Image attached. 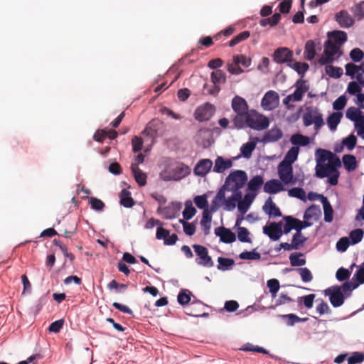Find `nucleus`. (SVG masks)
<instances>
[{
    "label": "nucleus",
    "mask_w": 364,
    "mask_h": 364,
    "mask_svg": "<svg viewBox=\"0 0 364 364\" xmlns=\"http://www.w3.org/2000/svg\"><path fill=\"white\" fill-rule=\"evenodd\" d=\"M331 153L332 152L328 150L318 149L316 151V157H317L316 162L319 163V164L320 163L325 164V162L326 161H328V159L330 158V155H328V154H331Z\"/></svg>",
    "instance_id": "nucleus-50"
},
{
    "label": "nucleus",
    "mask_w": 364,
    "mask_h": 364,
    "mask_svg": "<svg viewBox=\"0 0 364 364\" xmlns=\"http://www.w3.org/2000/svg\"><path fill=\"white\" fill-rule=\"evenodd\" d=\"M316 46L313 41L309 40L304 48V57L308 60H311L316 55Z\"/></svg>",
    "instance_id": "nucleus-31"
},
{
    "label": "nucleus",
    "mask_w": 364,
    "mask_h": 364,
    "mask_svg": "<svg viewBox=\"0 0 364 364\" xmlns=\"http://www.w3.org/2000/svg\"><path fill=\"white\" fill-rule=\"evenodd\" d=\"M162 127L163 124L160 120L153 119L146 124L142 134L144 136L154 138L159 134Z\"/></svg>",
    "instance_id": "nucleus-14"
},
{
    "label": "nucleus",
    "mask_w": 364,
    "mask_h": 364,
    "mask_svg": "<svg viewBox=\"0 0 364 364\" xmlns=\"http://www.w3.org/2000/svg\"><path fill=\"white\" fill-rule=\"evenodd\" d=\"M256 143L254 141H250L242 144L240 148L241 154L247 159H249L252 156V151L255 150Z\"/></svg>",
    "instance_id": "nucleus-37"
},
{
    "label": "nucleus",
    "mask_w": 364,
    "mask_h": 364,
    "mask_svg": "<svg viewBox=\"0 0 364 364\" xmlns=\"http://www.w3.org/2000/svg\"><path fill=\"white\" fill-rule=\"evenodd\" d=\"M294 87H296V90L293 94H291L293 98V102L301 101L304 95L309 90V85L306 80L300 78L296 82Z\"/></svg>",
    "instance_id": "nucleus-13"
},
{
    "label": "nucleus",
    "mask_w": 364,
    "mask_h": 364,
    "mask_svg": "<svg viewBox=\"0 0 364 364\" xmlns=\"http://www.w3.org/2000/svg\"><path fill=\"white\" fill-rule=\"evenodd\" d=\"M250 36V33L248 31H245L240 33L238 35L235 36L231 41L228 42L230 47H233L240 42L247 40Z\"/></svg>",
    "instance_id": "nucleus-41"
},
{
    "label": "nucleus",
    "mask_w": 364,
    "mask_h": 364,
    "mask_svg": "<svg viewBox=\"0 0 364 364\" xmlns=\"http://www.w3.org/2000/svg\"><path fill=\"white\" fill-rule=\"evenodd\" d=\"M215 107L209 102H206L198 107L194 113L195 118L197 121L205 122L209 120L214 114Z\"/></svg>",
    "instance_id": "nucleus-8"
},
{
    "label": "nucleus",
    "mask_w": 364,
    "mask_h": 364,
    "mask_svg": "<svg viewBox=\"0 0 364 364\" xmlns=\"http://www.w3.org/2000/svg\"><path fill=\"white\" fill-rule=\"evenodd\" d=\"M328 36L331 39L333 43L339 46L343 44L347 41V34L343 31H334L328 33Z\"/></svg>",
    "instance_id": "nucleus-27"
},
{
    "label": "nucleus",
    "mask_w": 364,
    "mask_h": 364,
    "mask_svg": "<svg viewBox=\"0 0 364 364\" xmlns=\"http://www.w3.org/2000/svg\"><path fill=\"white\" fill-rule=\"evenodd\" d=\"M267 287L269 289V292L271 293L272 296L274 298L280 287L279 280L277 279H271L268 280Z\"/></svg>",
    "instance_id": "nucleus-49"
},
{
    "label": "nucleus",
    "mask_w": 364,
    "mask_h": 364,
    "mask_svg": "<svg viewBox=\"0 0 364 364\" xmlns=\"http://www.w3.org/2000/svg\"><path fill=\"white\" fill-rule=\"evenodd\" d=\"M263 190L267 193L276 194L284 190V186L279 180L271 179L264 184Z\"/></svg>",
    "instance_id": "nucleus-19"
},
{
    "label": "nucleus",
    "mask_w": 364,
    "mask_h": 364,
    "mask_svg": "<svg viewBox=\"0 0 364 364\" xmlns=\"http://www.w3.org/2000/svg\"><path fill=\"white\" fill-rule=\"evenodd\" d=\"M302 119L305 127H309L314 124L316 132L324 125L322 114L315 107H307L306 112L303 114Z\"/></svg>",
    "instance_id": "nucleus-4"
},
{
    "label": "nucleus",
    "mask_w": 364,
    "mask_h": 364,
    "mask_svg": "<svg viewBox=\"0 0 364 364\" xmlns=\"http://www.w3.org/2000/svg\"><path fill=\"white\" fill-rule=\"evenodd\" d=\"M215 234L220 237V240L225 243H232L236 240V235L230 229L220 227L215 230Z\"/></svg>",
    "instance_id": "nucleus-17"
},
{
    "label": "nucleus",
    "mask_w": 364,
    "mask_h": 364,
    "mask_svg": "<svg viewBox=\"0 0 364 364\" xmlns=\"http://www.w3.org/2000/svg\"><path fill=\"white\" fill-rule=\"evenodd\" d=\"M301 278L304 282H309L313 279V275L311 271L306 267H301L297 269Z\"/></svg>",
    "instance_id": "nucleus-53"
},
{
    "label": "nucleus",
    "mask_w": 364,
    "mask_h": 364,
    "mask_svg": "<svg viewBox=\"0 0 364 364\" xmlns=\"http://www.w3.org/2000/svg\"><path fill=\"white\" fill-rule=\"evenodd\" d=\"M131 169L136 182L140 186H144L146 183V174L144 173L136 164H132Z\"/></svg>",
    "instance_id": "nucleus-25"
},
{
    "label": "nucleus",
    "mask_w": 364,
    "mask_h": 364,
    "mask_svg": "<svg viewBox=\"0 0 364 364\" xmlns=\"http://www.w3.org/2000/svg\"><path fill=\"white\" fill-rule=\"evenodd\" d=\"M239 257L242 259L247 260H259L261 258V255L256 252L255 250L252 251H245L240 254Z\"/></svg>",
    "instance_id": "nucleus-47"
},
{
    "label": "nucleus",
    "mask_w": 364,
    "mask_h": 364,
    "mask_svg": "<svg viewBox=\"0 0 364 364\" xmlns=\"http://www.w3.org/2000/svg\"><path fill=\"white\" fill-rule=\"evenodd\" d=\"M346 97L343 95L338 97L333 103V107L336 110L343 109L346 105Z\"/></svg>",
    "instance_id": "nucleus-64"
},
{
    "label": "nucleus",
    "mask_w": 364,
    "mask_h": 364,
    "mask_svg": "<svg viewBox=\"0 0 364 364\" xmlns=\"http://www.w3.org/2000/svg\"><path fill=\"white\" fill-rule=\"evenodd\" d=\"M350 57L354 62H360L364 57V53L360 48H353L350 53Z\"/></svg>",
    "instance_id": "nucleus-62"
},
{
    "label": "nucleus",
    "mask_w": 364,
    "mask_h": 364,
    "mask_svg": "<svg viewBox=\"0 0 364 364\" xmlns=\"http://www.w3.org/2000/svg\"><path fill=\"white\" fill-rule=\"evenodd\" d=\"M263 210L268 214L269 217L276 218L282 216V213L279 208L277 207L271 197H269L265 201L263 206Z\"/></svg>",
    "instance_id": "nucleus-21"
},
{
    "label": "nucleus",
    "mask_w": 364,
    "mask_h": 364,
    "mask_svg": "<svg viewBox=\"0 0 364 364\" xmlns=\"http://www.w3.org/2000/svg\"><path fill=\"white\" fill-rule=\"evenodd\" d=\"M316 197L321 198L324 211V220L327 223L332 222L333 219V210L327 198L323 195L315 194Z\"/></svg>",
    "instance_id": "nucleus-20"
},
{
    "label": "nucleus",
    "mask_w": 364,
    "mask_h": 364,
    "mask_svg": "<svg viewBox=\"0 0 364 364\" xmlns=\"http://www.w3.org/2000/svg\"><path fill=\"white\" fill-rule=\"evenodd\" d=\"M218 262L219 263L218 269H228L229 267L234 264L232 259L218 257Z\"/></svg>",
    "instance_id": "nucleus-59"
},
{
    "label": "nucleus",
    "mask_w": 364,
    "mask_h": 364,
    "mask_svg": "<svg viewBox=\"0 0 364 364\" xmlns=\"http://www.w3.org/2000/svg\"><path fill=\"white\" fill-rule=\"evenodd\" d=\"M315 170L316 177L319 178L328 177V183L331 186L338 184L340 173L339 171L336 168H333L332 166L328 164L316 163Z\"/></svg>",
    "instance_id": "nucleus-5"
},
{
    "label": "nucleus",
    "mask_w": 364,
    "mask_h": 364,
    "mask_svg": "<svg viewBox=\"0 0 364 364\" xmlns=\"http://www.w3.org/2000/svg\"><path fill=\"white\" fill-rule=\"evenodd\" d=\"M193 248L198 258L196 259L198 264L211 267L213 266L212 258L208 255V249L200 245H193Z\"/></svg>",
    "instance_id": "nucleus-7"
},
{
    "label": "nucleus",
    "mask_w": 364,
    "mask_h": 364,
    "mask_svg": "<svg viewBox=\"0 0 364 364\" xmlns=\"http://www.w3.org/2000/svg\"><path fill=\"white\" fill-rule=\"evenodd\" d=\"M339 47L331 39H328L324 45V54L333 57L338 53Z\"/></svg>",
    "instance_id": "nucleus-32"
},
{
    "label": "nucleus",
    "mask_w": 364,
    "mask_h": 364,
    "mask_svg": "<svg viewBox=\"0 0 364 364\" xmlns=\"http://www.w3.org/2000/svg\"><path fill=\"white\" fill-rule=\"evenodd\" d=\"M359 65H355L352 63H349L346 65V75L350 76L352 78L354 77L355 75L359 73Z\"/></svg>",
    "instance_id": "nucleus-56"
},
{
    "label": "nucleus",
    "mask_w": 364,
    "mask_h": 364,
    "mask_svg": "<svg viewBox=\"0 0 364 364\" xmlns=\"http://www.w3.org/2000/svg\"><path fill=\"white\" fill-rule=\"evenodd\" d=\"M346 115L348 119L353 121L362 115V112L359 109L351 107L347 109Z\"/></svg>",
    "instance_id": "nucleus-58"
},
{
    "label": "nucleus",
    "mask_w": 364,
    "mask_h": 364,
    "mask_svg": "<svg viewBox=\"0 0 364 364\" xmlns=\"http://www.w3.org/2000/svg\"><path fill=\"white\" fill-rule=\"evenodd\" d=\"M283 136L282 130L278 127H274L267 132L262 139L264 143L277 141Z\"/></svg>",
    "instance_id": "nucleus-23"
},
{
    "label": "nucleus",
    "mask_w": 364,
    "mask_h": 364,
    "mask_svg": "<svg viewBox=\"0 0 364 364\" xmlns=\"http://www.w3.org/2000/svg\"><path fill=\"white\" fill-rule=\"evenodd\" d=\"M247 181V175L245 171L235 170L230 173L225 181V188L228 191H238Z\"/></svg>",
    "instance_id": "nucleus-2"
},
{
    "label": "nucleus",
    "mask_w": 364,
    "mask_h": 364,
    "mask_svg": "<svg viewBox=\"0 0 364 364\" xmlns=\"http://www.w3.org/2000/svg\"><path fill=\"white\" fill-rule=\"evenodd\" d=\"M364 232L362 229H355L350 232L349 237L352 244L355 245L360 242L363 239Z\"/></svg>",
    "instance_id": "nucleus-51"
},
{
    "label": "nucleus",
    "mask_w": 364,
    "mask_h": 364,
    "mask_svg": "<svg viewBox=\"0 0 364 364\" xmlns=\"http://www.w3.org/2000/svg\"><path fill=\"white\" fill-rule=\"evenodd\" d=\"M196 213V208L193 206L192 202L191 200H188L185 204V209L183 211V216L184 220H190L191 219Z\"/></svg>",
    "instance_id": "nucleus-40"
},
{
    "label": "nucleus",
    "mask_w": 364,
    "mask_h": 364,
    "mask_svg": "<svg viewBox=\"0 0 364 364\" xmlns=\"http://www.w3.org/2000/svg\"><path fill=\"white\" fill-rule=\"evenodd\" d=\"M233 61L235 65L241 64L242 66L247 68L251 65V59L245 55H236L233 56Z\"/></svg>",
    "instance_id": "nucleus-48"
},
{
    "label": "nucleus",
    "mask_w": 364,
    "mask_h": 364,
    "mask_svg": "<svg viewBox=\"0 0 364 364\" xmlns=\"http://www.w3.org/2000/svg\"><path fill=\"white\" fill-rule=\"evenodd\" d=\"M335 20L342 28H350L354 23L353 17L346 10H341L335 16Z\"/></svg>",
    "instance_id": "nucleus-16"
},
{
    "label": "nucleus",
    "mask_w": 364,
    "mask_h": 364,
    "mask_svg": "<svg viewBox=\"0 0 364 364\" xmlns=\"http://www.w3.org/2000/svg\"><path fill=\"white\" fill-rule=\"evenodd\" d=\"M350 245L349 238L347 237H341L336 243V248L340 252H345Z\"/></svg>",
    "instance_id": "nucleus-60"
},
{
    "label": "nucleus",
    "mask_w": 364,
    "mask_h": 364,
    "mask_svg": "<svg viewBox=\"0 0 364 364\" xmlns=\"http://www.w3.org/2000/svg\"><path fill=\"white\" fill-rule=\"evenodd\" d=\"M304 257L301 252H294L289 255L290 264L292 267H301L306 264V259L300 258Z\"/></svg>",
    "instance_id": "nucleus-33"
},
{
    "label": "nucleus",
    "mask_w": 364,
    "mask_h": 364,
    "mask_svg": "<svg viewBox=\"0 0 364 364\" xmlns=\"http://www.w3.org/2000/svg\"><path fill=\"white\" fill-rule=\"evenodd\" d=\"M364 360V353L360 352H354L348 358V364L360 363Z\"/></svg>",
    "instance_id": "nucleus-55"
},
{
    "label": "nucleus",
    "mask_w": 364,
    "mask_h": 364,
    "mask_svg": "<svg viewBox=\"0 0 364 364\" xmlns=\"http://www.w3.org/2000/svg\"><path fill=\"white\" fill-rule=\"evenodd\" d=\"M278 175L281 181L285 184L291 183L293 179L292 166L281 162L278 166Z\"/></svg>",
    "instance_id": "nucleus-12"
},
{
    "label": "nucleus",
    "mask_w": 364,
    "mask_h": 364,
    "mask_svg": "<svg viewBox=\"0 0 364 364\" xmlns=\"http://www.w3.org/2000/svg\"><path fill=\"white\" fill-rule=\"evenodd\" d=\"M262 106L267 110H272L276 108L279 104V95L274 90L267 92L262 99Z\"/></svg>",
    "instance_id": "nucleus-11"
},
{
    "label": "nucleus",
    "mask_w": 364,
    "mask_h": 364,
    "mask_svg": "<svg viewBox=\"0 0 364 364\" xmlns=\"http://www.w3.org/2000/svg\"><path fill=\"white\" fill-rule=\"evenodd\" d=\"M282 317L286 320L287 321V325L289 326H293L296 323H298V322H304V321H306L308 320L307 318H299L298 316L295 315V314H286V315H282Z\"/></svg>",
    "instance_id": "nucleus-45"
},
{
    "label": "nucleus",
    "mask_w": 364,
    "mask_h": 364,
    "mask_svg": "<svg viewBox=\"0 0 364 364\" xmlns=\"http://www.w3.org/2000/svg\"><path fill=\"white\" fill-rule=\"evenodd\" d=\"M290 141L294 145L305 146L310 142L309 138L301 134H295L291 136Z\"/></svg>",
    "instance_id": "nucleus-35"
},
{
    "label": "nucleus",
    "mask_w": 364,
    "mask_h": 364,
    "mask_svg": "<svg viewBox=\"0 0 364 364\" xmlns=\"http://www.w3.org/2000/svg\"><path fill=\"white\" fill-rule=\"evenodd\" d=\"M210 78L213 84L225 83L226 82V75L221 70H216L211 73Z\"/></svg>",
    "instance_id": "nucleus-36"
},
{
    "label": "nucleus",
    "mask_w": 364,
    "mask_h": 364,
    "mask_svg": "<svg viewBox=\"0 0 364 364\" xmlns=\"http://www.w3.org/2000/svg\"><path fill=\"white\" fill-rule=\"evenodd\" d=\"M180 208L181 205L179 203H171L166 207H159L157 209V213L163 214L164 218L166 219H171L176 217V215L180 210Z\"/></svg>",
    "instance_id": "nucleus-18"
},
{
    "label": "nucleus",
    "mask_w": 364,
    "mask_h": 364,
    "mask_svg": "<svg viewBox=\"0 0 364 364\" xmlns=\"http://www.w3.org/2000/svg\"><path fill=\"white\" fill-rule=\"evenodd\" d=\"M264 184V178L260 175H257L253 176L247 183V189L248 191L256 193L260 189L262 186Z\"/></svg>",
    "instance_id": "nucleus-26"
},
{
    "label": "nucleus",
    "mask_w": 364,
    "mask_h": 364,
    "mask_svg": "<svg viewBox=\"0 0 364 364\" xmlns=\"http://www.w3.org/2000/svg\"><path fill=\"white\" fill-rule=\"evenodd\" d=\"M256 193H247L245 195L243 199H242L237 203V208L240 213H245L251 204L252 203L255 198L256 197Z\"/></svg>",
    "instance_id": "nucleus-22"
},
{
    "label": "nucleus",
    "mask_w": 364,
    "mask_h": 364,
    "mask_svg": "<svg viewBox=\"0 0 364 364\" xmlns=\"http://www.w3.org/2000/svg\"><path fill=\"white\" fill-rule=\"evenodd\" d=\"M343 144L346 146V148L351 151L353 150L357 143V139L353 134H351L348 137L343 139Z\"/></svg>",
    "instance_id": "nucleus-52"
},
{
    "label": "nucleus",
    "mask_w": 364,
    "mask_h": 364,
    "mask_svg": "<svg viewBox=\"0 0 364 364\" xmlns=\"http://www.w3.org/2000/svg\"><path fill=\"white\" fill-rule=\"evenodd\" d=\"M274 60L279 64L291 63L293 61V52L286 47H281L275 50L273 54Z\"/></svg>",
    "instance_id": "nucleus-9"
},
{
    "label": "nucleus",
    "mask_w": 364,
    "mask_h": 364,
    "mask_svg": "<svg viewBox=\"0 0 364 364\" xmlns=\"http://www.w3.org/2000/svg\"><path fill=\"white\" fill-rule=\"evenodd\" d=\"M196 205L200 208L203 209L208 206V200L205 195L198 196L194 198Z\"/></svg>",
    "instance_id": "nucleus-63"
},
{
    "label": "nucleus",
    "mask_w": 364,
    "mask_h": 364,
    "mask_svg": "<svg viewBox=\"0 0 364 364\" xmlns=\"http://www.w3.org/2000/svg\"><path fill=\"white\" fill-rule=\"evenodd\" d=\"M326 73L333 78H339L342 76L343 71L341 68L335 67L331 65H326L325 68Z\"/></svg>",
    "instance_id": "nucleus-38"
},
{
    "label": "nucleus",
    "mask_w": 364,
    "mask_h": 364,
    "mask_svg": "<svg viewBox=\"0 0 364 364\" xmlns=\"http://www.w3.org/2000/svg\"><path fill=\"white\" fill-rule=\"evenodd\" d=\"M237 238L242 242L250 243L252 240L250 237V232L245 227H238L237 230Z\"/></svg>",
    "instance_id": "nucleus-39"
},
{
    "label": "nucleus",
    "mask_w": 364,
    "mask_h": 364,
    "mask_svg": "<svg viewBox=\"0 0 364 364\" xmlns=\"http://www.w3.org/2000/svg\"><path fill=\"white\" fill-rule=\"evenodd\" d=\"M191 295L190 291L182 289L177 296L178 302L182 306L188 304L191 301Z\"/></svg>",
    "instance_id": "nucleus-44"
},
{
    "label": "nucleus",
    "mask_w": 364,
    "mask_h": 364,
    "mask_svg": "<svg viewBox=\"0 0 364 364\" xmlns=\"http://www.w3.org/2000/svg\"><path fill=\"white\" fill-rule=\"evenodd\" d=\"M212 218L208 209H205L203 213L202 220L200 221L201 225L204 228L205 234H208L210 228V222Z\"/></svg>",
    "instance_id": "nucleus-43"
},
{
    "label": "nucleus",
    "mask_w": 364,
    "mask_h": 364,
    "mask_svg": "<svg viewBox=\"0 0 364 364\" xmlns=\"http://www.w3.org/2000/svg\"><path fill=\"white\" fill-rule=\"evenodd\" d=\"M342 114L341 112H333L327 119V124L331 130H335L340 123Z\"/></svg>",
    "instance_id": "nucleus-34"
},
{
    "label": "nucleus",
    "mask_w": 364,
    "mask_h": 364,
    "mask_svg": "<svg viewBox=\"0 0 364 364\" xmlns=\"http://www.w3.org/2000/svg\"><path fill=\"white\" fill-rule=\"evenodd\" d=\"M120 204L125 208H132L134 205V201L131 196V193L124 188L119 194Z\"/></svg>",
    "instance_id": "nucleus-28"
},
{
    "label": "nucleus",
    "mask_w": 364,
    "mask_h": 364,
    "mask_svg": "<svg viewBox=\"0 0 364 364\" xmlns=\"http://www.w3.org/2000/svg\"><path fill=\"white\" fill-rule=\"evenodd\" d=\"M316 296L314 294H311L309 295H306L304 296H301L298 299V301H303V304L304 306L307 309H311L313 306L314 304V300L315 299Z\"/></svg>",
    "instance_id": "nucleus-57"
},
{
    "label": "nucleus",
    "mask_w": 364,
    "mask_h": 364,
    "mask_svg": "<svg viewBox=\"0 0 364 364\" xmlns=\"http://www.w3.org/2000/svg\"><path fill=\"white\" fill-rule=\"evenodd\" d=\"M213 162L210 159H201L196 165L193 172L196 176L203 177L211 169Z\"/></svg>",
    "instance_id": "nucleus-15"
},
{
    "label": "nucleus",
    "mask_w": 364,
    "mask_h": 364,
    "mask_svg": "<svg viewBox=\"0 0 364 364\" xmlns=\"http://www.w3.org/2000/svg\"><path fill=\"white\" fill-rule=\"evenodd\" d=\"M358 284H355L351 282H346L342 284V286H340V287L341 288L343 294H347L348 296L353 289L358 287Z\"/></svg>",
    "instance_id": "nucleus-61"
},
{
    "label": "nucleus",
    "mask_w": 364,
    "mask_h": 364,
    "mask_svg": "<svg viewBox=\"0 0 364 364\" xmlns=\"http://www.w3.org/2000/svg\"><path fill=\"white\" fill-rule=\"evenodd\" d=\"M89 203L93 210L102 211L105 208V203L100 199L94 197L89 198Z\"/></svg>",
    "instance_id": "nucleus-54"
},
{
    "label": "nucleus",
    "mask_w": 364,
    "mask_h": 364,
    "mask_svg": "<svg viewBox=\"0 0 364 364\" xmlns=\"http://www.w3.org/2000/svg\"><path fill=\"white\" fill-rule=\"evenodd\" d=\"M288 66L294 69L298 74L301 75L302 77L309 68L306 63L300 62H296L294 63H289Z\"/></svg>",
    "instance_id": "nucleus-42"
},
{
    "label": "nucleus",
    "mask_w": 364,
    "mask_h": 364,
    "mask_svg": "<svg viewBox=\"0 0 364 364\" xmlns=\"http://www.w3.org/2000/svg\"><path fill=\"white\" fill-rule=\"evenodd\" d=\"M325 295L329 296V301L333 307H339L344 303L345 296L340 286H332L324 291Z\"/></svg>",
    "instance_id": "nucleus-6"
},
{
    "label": "nucleus",
    "mask_w": 364,
    "mask_h": 364,
    "mask_svg": "<svg viewBox=\"0 0 364 364\" xmlns=\"http://www.w3.org/2000/svg\"><path fill=\"white\" fill-rule=\"evenodd\" d=\"M269 124V122L267 117L252 109L242 119V123L237 124L235 128L240 129L250 127L255 130H263L267 129Z\"/></svg>",
    "instance_id": "nucleus-1"
},
{
    "label": "nucleus",
    "mask_w": 364,
    "mask_h": 364,
    "mask_svg": "<svg viewBox=\"0 0 364 364\" xmlns=\"http://www.w3.org/2000/svg\"><path fill=\"white\" fill-rule=\"evenodd\" d=\"M299 151V148L298 146H292L287 151L282 162L291 165L297 159Z\"/></svg>",
    "instance_id": "nucleus-30"
},
{
    "label": "nucleus",
    "mask_w": 364,
    "mask_h": 364,
    "mask_svg": "<svg viewBox=\"0 0 364 364\" xmlns=\"http://www.w3.org/2000/svg\"><path fill=\"white\" fill-rule=\"evenodd\" d=\"M350 10L358 21L364 18V3L362 1L352 6Z\"/></svg>",
    "instance_id": "nucleus-46"
},
{
    "label": "nucleus",
    "mask_w": 364,
    "mask_h": 364,
    "mask_svg": "<svg viewBox=\"0 0 364 364\" xmlns=\"http://www.w3.org/2000/svg\"><path fill=\"white\" fill-rule=\"evenodd\" d=\"M263 232L267 235L272 240H278L283 234L282 223H270L268 225L263 228Z\"/></svg>",
    "instance_id": "nucleus-10"
},
{
    "label": "nucleus",
    "mask_w": 364,
    "mask_h": 364,
    "mask_svg": "<svg viewBox=\"0 0 364 364\" xmlns=\"http://www.w3.org/2000/svg\"><path fill=\"white\" fill-rule=\"evenodd\" d=\"M232 166V161L230 159H224L222 156H218L215 161L213 171L223 173L226 169Z\"/></svg>",
    "instance_id": "nucleus-24"
},
{
    "label": "nucleus",
    "mask_w": 364,
    "mask_h": 364,
    "mask_svg": "<svg viewBox=\"0 0 364 364\" xmlns=\"http://www.w3.org/2000/svg\"><path fill=\"white\" fill-rule=\"evenodd\" d=\"M343 163L345 168L348 171H354L357 168L356 158L353 155H344L343 156Z\"/></svg>",
    "instance_id": "nucleus-29"
},
{
    "label": "nucleus",
    "mask_w": 364,
    "mask_h": 364,
    "mask_svg": "<svg viewBox=\"0 0 364 364\" xmlns=\"http://www.w3.org/2000/svg\"><path fill=\"white\" fill-rule=\"evenodd\" d=\"M231 106L235 113L232 119L234 127H235L237 124L242 123V119L250 110L248 109L249 107L246 100L237 95L232 98Z\"/></svg>",
    "instance_id": "nucleus-3"
}]
</instances>
